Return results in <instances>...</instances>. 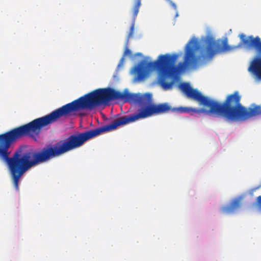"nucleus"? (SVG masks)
Segmentation results:
<instances>
[{
	"mask_svg": "<svg viewBox=\"0 0 261 261\" xmlns=\"http://www.w3.org/2000/svg\"><path fill=\"white\" fill-rule=\"evenodd\" d=\"M241 96L239 91L228 94L222 102L203 95L197 90V101L203 108L197 109V113L222 117L228 121H244L251 117L261 116V106L252 105L247 108L241 102Z\"/></svg>",
	"mask_w": 261,
	"mask_h": 261,
	"instance_id": "obj_3",
	"label": "nucleus"
},
{
	"mask_svg": "<svg viewBox=\"0 0 261 261\" xmlns=\"http://www.w3.org/2000/svg\"><path fill=\"white\" fill-rule=\"evenodd\" d=\"M167 54L161 55L158 60L153 62H146L141 61L138 65L133 67L132 74L134 75V81L140 82L143 81L147 75L149 70L156 69L159 72L158 82L165 90L166 81V72L167 65Z\"/></svg>",
	"mask_w": 261,
	"mask_h": 261,
	"instance_id": "obj_5",
	"label": "nucleus"
},
{
	"mask_svg": "<svg viewBox=\"0 0 261 261\" xmlns=\"http://www.w3.org/2000/svg\"><path fill=\"white\" fill-rule=\"evenodd\" d=\"M178 88L187 97L196 100V89H192L189 83H181Z\"/></svg>",
	"mask_w": 261,
	"mask_h": 261,
	"instance_id": "obj_7",
	"label": "nucleus"
},
{
	"mask_svg": "<svg viewBox=\"0 0 261 261\" xmlns=\"http://www.w3.org/2000/svg\"><path fill=\"white\" fill-rule=\"evenodd\" d=\"M131 55H132V52H131L130 50L128 48L126 47L124 50V51L123 56H130Z\"/></svg>",
	"mask_w": 261,
	"mask_h": 261,
	"instance_id": "obj_10",
	"label": "nucleus"
},
{
	"mask_svg": "<svg viewBox=\"0 0 261 261\" xmlns=\"http://www.w3.org/2000/svg\"><path fill=\"white\" fill-rule=\"evenodd\" d=\"M121 100L124 102L137 103L140 107L137 113L125 115L115 119L112 123L86 131L73 134L65 139L59 141V156L81 146L84 142L101 133L115 129L118 126L134 122L139 119L150 117L154 114L165 113L171 110L176 112L193 114L196 108L180 107L172 109L168 103L159 105L152 103V95L129 93L127 90L123 92L111 88H99L93 90L71 102L59 108V118L68 116L73 112L88 110L92 111L96 108L106 105L113 100Z\"/></svg>",
	"mask_w": 261,
	"mask_h": 261,
	"instance_id": "obj_1",
	"label": "nucleus"
},
{
	"mask_svg": "<svg viewBox=\"0 0 261 261\" xmlns=\"http://www.w3.org/2000/svg\"><path fill=\"white\" fill-rule=\"evenodd\" d=\"M196 38L193 37L187 44L184 62H179L177 66L175 65V62L178 58L177 54H167V65L166 72V81L165 90L172 89L174 84L180 81L179 73L184 71L187 66L196 64Z\"/></svg>",
	"mask_w": 261,
	"mask_h": 261,
	"instance_id": "obj_4",
	"label": "nucleus"
},
{
	"mask_svg": "<svg viewBox=\"0 0 261 261\" xmlns=\"http://www.w3.org/2000/svg\"><path fill=\"white\" fill-rule=\"evenodd\" d=\"M141 5V0H137L133 8V23L130 28V31L128 35V37L132 36L134 33L135 21L137 17Z\"/></svg>",
	"mask_w": 261,
	"mask_h": 261,
	"instance_id": "obj_8",
	"label": "nucleus"
},
{
	"mask_svg": "<svg viewBox=\"0 0 261 261\" xmlns=\"http://www.w3.org/2000/svg\"><path fill=\"white\" fill-rule=\"evenodd\" d=\"M169 3V4L172 7V8L174 9V10H177V7H176V4L173 2L171 0H166Z\"/></svg>",
	"mask_w": 261,
	"mask_h": 261,
	"instance_id": "obj_11",
	"label": "nucleus"
},
{
	"mask_svg": "<svg viewBox=\"0 0 261 261\" xmlns=\"http://www.w3.org/2000/svg\"><path fill=\"white\" fill-rule=\"evenodd\" d=\"M256 203L258 208L261 210V196L257 197Z\"/></svg>",
	"mask_w": 261,
	"mask_h": 261,
	"instance_id": "obj_9",
	"label": "nucleus"
},
{
	"mask_svg": "<svg viewBox=\"0 0 261 261\" xmlns=\"http://www.w3.org/2000/svg\"><path fill=\"white\" fill-rule=\"evenodd\" d=\"M123 60H124V58H123H123H122L121 59V60H120L121 63H123Z\"/></svg>",
	"mask_w": 261,
	"mask_h": 261,
	"instance_id": "obj_12",
	"label": "nucleus"
},
{
	"mask_svg": "<svg viewBox=\"0 0 261 261\" xmlns=\"http://www.w3.org/2000/svg\"><path fill=\"white\" fill-rule=\"evenodd\" d=\"M241 199L236 198L232 200L229 204L222 206L221 211L223 214H231L238 210L241 206Z\"/></svg>",
	"mask_w": 261,
	"mask_h": 261,
	"instance_id": "obj_6",
	"label": "nucleus"
},
{
	"mask_svg": "<svg viewBox=\"0 0 261 261\" xmlns=\"http://www.w3.org/2000/svg\"><path fill=\"white\" fill-rule=\"evenodd\" d=\"M240 42L238 46H230L228 39H216L215 36L209 33L197 39V66L211 61L218 54L228 53L242 46L249 51H254L255 56L251 61L248 70L258 80H261V38L253 35L247 36L242 33L239 35Z\"/></svg>",
	"mask_w": 261,
	"mask_h": 261,
	"instance_id": "obj_2",
	"label": "nucleus"
}]
</instances>
